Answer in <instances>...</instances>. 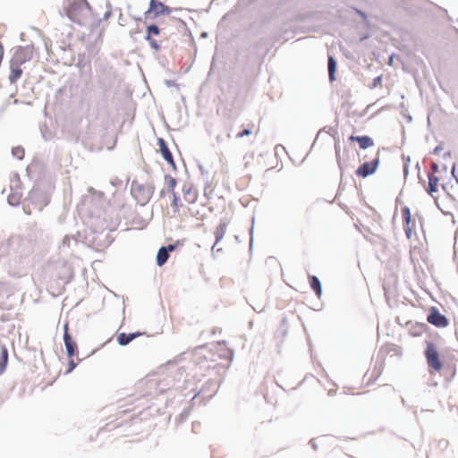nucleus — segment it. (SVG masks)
<instances>
[{
  "label": "nucleus",
  "mask_w": 458,
  "mask_h": 458,
  "mask_svg": "<svg viewBox=\"0 0 458 458\" xmlns=\"http://www.w3.org/2000/svg\"><path fill=\"white\" fill-rule=\"evenodd\" d=\"M64 9L72 21L80 24L84 23L91 14V7L86 0H65Z\"/></svg>",
  "instance_id": "1"
},
{
  "label": "nucleus",
  "mask_w": 458,
  "mask_h": 458,
  "mask_svg": "<svg viewBox=\"0 0 458 458\" xmlns=\"http://www.w3.org/2000/svg\"><path fill=\"white\" fill-rule=\"evenodd\" d=\"M427 363L434 372H440L442 369V362L437 348L433 343H428L425 351Z\"/></svg>",
  "instance_id": "2"
},
{
  "label": "nucleus",
  "mask_w": 458,
  "mask_h": 458,
  "mask_svg": "<svg viewBox=\"0 0 458 458\" xmlns=\"http://www.w3.org/2000/svg\"><path fill=\"white\" fill-rule=\"evenodd\" d=\"M401 215L403 223V229L408 239L416 235V220L412 219L411 210L408 207L401 208Z\"/></svg>",
  "instance_id": "3"
},
{
  "label": "nucleus",
  "mask_w": 458,
  "mask_h": 458,
  "mask_svg": "<svg viewBox=\"0 0 458 458\" xmlns=\"http://www.w3.org/2000/svg\"><path fill=\"white\" fill-rule=\"evenodd\" d=\"M33 56V48L30 47H18L14 49L11 64L21 65Z\"/></svg>",
  "instance_id": "4"
},
{
  "label": "nucleus",
  "mask_w": 458,
  "mask_h": 458,
  "mask_svg": "<svg viewBox=\"0 0 458 458\" xmlns=\"http://www.w3.org/2000/svg\"><path fill=\"white\" fill-rule=\"evenodd\" d=\"M169 13L170 9L168 6L159 0H150L148 10L145 13V17L151 16L152 18H157V16Z\"/></svg>",
  "instance_id": "5"
},
{
  "label": "nucleus",
  "mask_w": 458,
  "mask_h": 458,
  "mask_svg": "<svg viewBox=\"0 0 458 458\" xmlns=\"http://www.w3.org/2000/svg\"><path fill=\"white\" fill-rule=\"evenodd\" d=\"M378 165H379V157L377 154V157L374 159H372L371 161L365 162L364 164L360 165L358 167V169L356 170L355 174L358 177L365 178L369 175L373 174L377 171Z\"/></svg>",
  "instance_id": "6"
},
{
  "label": "nucleus",
  "mask_w": 458,
  "mask_h": 458,
  "mask_svg": "<svg viewBox=\"0 0 458 458\" xmlns=\"http://www.w3.org/2000/svg\"><path fill=\"white\" fill-rule=\"evenodd\" d=\"M335 156L337 164L341 170L346 167L351 161L352 152L349 148L344 147L341 151L339 144H335Z\"/></svg>",
  "instance_id": "7"
},
{
  "label": "nucleus",
  "mask_w": 458,
  "mask_h": 458,
  "mask_svg": "<svg viewBox=\"0 0 458 458\" xmlns=\"http://www.w3.org/2000/svg\"><path fill=\"white\" fill-rule=\"evenodd\" d=\"M64 341L67 355L72 358L77 352V344L69 334V324L67 322L64 326Z\"/></svg>",
  "instance_id": "8"
},
{
  "label": "nucleus",
  "mask_w": 458,
  "mask_h": 458,
  "mask_svg": "<svg viewBox=\"0 0 458 458\" xmlns=\"http://www.w3.org/2000/svg\"><path fill=\"white\" fill-rule=\"evenodd\" d=\"M427 321L437 327H445L448 325V319L441 314L436 308H433L428 316Z\"/></svg>",
  "instance_id": "9"
},
{
  "label": "nucleus",
  "mask_w": 458,
  "mask_h": 458,
  "mask_svg": "<svg viewBox=\"0 0 458 458\" xmlns=\"http://www.w3.org/2000/svg\"><path fill=\"white\" fill-rule=\"evenodd\" d=\"M349 140L356 141L361 149H366V148H369L374 146L373 139L368 135H363V136L352 135L349 137Z\"/></svg>",
  "instance_id": "10"
},
{
  "label": "nucleus",
  "mask_w": 458,
  "mask_h": 458,
  "mask_svg": "<svg viewBox=\"0 0 458 458\" xmlns=\"http://www.w3.org/2000/svg\"><path fill=\"white\" fill-rule=\"evenodd\" d=\"M159 34V29L157 25H149L147 28V35L145 37V39L149 42L150 47L155 49H159V45L157 42L152 38V35H158Z\"/></svg>",
  "instance_id": "11"
},
{
  "label": "nucleus",
  "mask_w": 458,
  "mask_h": 458,
  "mask_svg": "<svg viewBox=\"0 0 458 458\" xmlns=\"http://www.w3.org/2000/svg\"><path fill=\"white\" fill-rule=\"evenodd\" d=\"M72 278V267L64 264L60 272L57 275V279L60 280L63 284H68Z\"/></svg>",
  "instance_id": "12"
},
{
  "label": "nucleus",
  "mask_w": 458,
  "mask_h": 458,
  "mask_svg": "<svg viewBox=\"0 0 458 458\" xmlns=\"http://www.w3.org/2000/svg\"><path fill=\"white\" fill-rule=\"evenodd\" d=\"M157 144H158V147H159V151L161 152L164 159L171 164V165H174V159H173V156H172V153L170 152L165 141L163 140V139H158L157 140Z\"/></svg>",
  "instance_id": "13"
},
{
  "label": "nucleus",
  "mask_w": 458,
  "mask_h": 458,
  "mask_svg": "<svg viewBox=\"0 0 458 458\" xmlns=\"http://www.w3.org/2000/svg\"><path fill=\"white\" fill-rule=\"evenodd\" d=\"M174 245H168L167 247H162L159 249L157 256V263L158 266H163L168 259V251L174 250Z\"/></svg>",
  "instance_id": "14"
},
{
  "label": "nucleus",
  "mask_w": 458,
  "mask_h": 458,
  "mask_svg": "<svg viewBox=\"0 0 458 458\" xmlns=\"http://www.w3.org/2000/svg\"><path fill=\"white\" fill-rule=\"evenodd\" d=\"M443 189L446 191L452 200L458 201V181H455L454 183L444 185Z\"/></svg>",
  "instance_id": "15"
},
{
  "label": "nucleus",
  "mask_w": 458,
  "mask_h": 458,
  "mask_svg": "<svg viewBox=\"0 0 458 458\" xmlns=\"http://www.w3.org/2000/svg\"><path fill=\"white\" fill-rule=\"evenodd\" d=\"M22 74L21 65L13 64L10 63V75L9 80L11 83H15Z\"/></svg>",
  "instance_id": "16"
},
{
  "label": "nucleus",
  "mask_w": 458,
  "mask_h": 458,
  "mask_svg": "<svg viewBox=\"0 0 458 458\" xmlns=\"http://www.w3.org/2000/svg\"><path fill=\"white\" fill-rule=\"evenodd\" d=\"M8 351L5 346L0 345V375H2L7 366Z\"/></svg>",
  "instance_id": "17"
},
{
  "label": "nucleus",
  "mask_w": 458,
  "mask_h": 458,
  "mask_svg": "<svg viewBox=\"0 0 458 458\" xmlns=\"http://www.w3.org/2000/svg\"><path fill=\"white\" fill-rule=\"evenodd\" d=\"M438 183L439 179L433 174H430L428 176V192L434 197V193L437 192L438 191Z\"/></svg>",
  "instance_id": "18"
},
{
  "label": "nucleus",
  "mask_w": 458,
  "mask_h": 458,
  "mask_svg": "<svg viewBox=\"0 0 458 458\" xmlns=\"http://www.w3.org/2000/svg\"><path fill=\"white\" fill-rule=\"evenodd\" d=\"M309 279L311 289L315 292L317 297L320 298L322 294V288L319 279L315 276H310Z\"/></svg>",
  "instance_id": "19"
},
{
  "label": "nucleus",
  "mask_w": 458,
  "mask_h": 458,
  "mask_svg": "<svg viewBox=\"0 0 458 458\" xmlns=\"http://www.w3.org/2000/svg\"><path fill=\"white\" fill-rule=\"evenodd\" d=\"M140 334H125L121 333L117 336V342L120 345H126L130 342H131L136 336L140 335Z\"/></svg>",
  "instance_id": "20"
},
{
  "label": "nucleus",
  "mask_w": 458,
  "mask_h": 458,
  "mask_svg": "<svg viewBox=\"0 0 458 458\" xmlns=\"http://www.w3.org/2000/svg\"><path fill=\"white\" fill-rule=\"evenodd\" d=\"M259 131V126L255 124H250L249 128L243 130L242 131L239 132L236 137L237 138H242L244 136H249L252 133H258Z\"/></svg>",
  "instance_id": "21"
},
{
  "label": "nucleus",
  "mask_w": 458,
  "mask_h": 458,
  "mask_svg": "<svg viewBox=\"0 0 458 458\" xmlns=\"http://www.w3.org/2000/svg\"><path fill=\"white\" fill-rule=\"evenodd\" d=\"M226 229H227V224L225 222H221L218 225V226L216 229V233H215L216 242H219L224 237V235L225 234Z\"/></svg>",
  "instance_id": "22"
},
{
  "label": "nucleus",
  "mask_w": 458,
  "mask_h": 458,
  "mask_svg": "<svg viewBox=\"0 0 458 458\" xmlns=\"http://www.w3.org/2000/svg\"><path fill=\"white\" fill-rule=\"evenodd\" d=\"M336 70V62L332 56L328 58V75L331 81H335V73Z\"/></svg>",
  "instance_id": "23"
},
{
  "label": "nucleus",
  "mask_w": 458,
  "mask_h": 458,
  "mask_svg": "<svg viewBox=\"0 0 458 458\" xmlns=\"http://www.w3.org/2000/svg\"><path fill=\"white\" fill-rule=\"evenodd\" d=\"M24 149L21 147H16L13 148V155L18 159H22L24 157Z\"/></svg>",
  "instance_id": "24"
},
{
  "label": "nucleus",
  "mask_w": 458,
  "mask_h": 458,
  "mask_svg": "<svg viewBox=\"0 0 458 458\" xmlns=\"http://www.w3.org/2000/svg\"><path fill=\"white\" fill-rule=\"evenodd\" d=\"M382 81V76H377L373 80L372 88L377 87V85H380Z\"/></svg>",
  "instance_id": "25"
},
{
  "label": "nucleus",
  "mask_w": 458,
  "mask_h": 458,
  "mask_svg": "<svg viewBox=\"0 0 458 458\" xmlns=\"http://www.w3.org/2000/svg\"><path fill=\"white\" fill-rule=\"evenodd\" d=\"M69 365H70V369H69V371L72 370V369L75 368V363H74V361H73V360H71V361H70V363H69Z\"/></svg>",
  "instance_id": "26"
},
{
  "label": "nucleus",
  "mask_w": 458,
  "mask_h": 458,
  "mask_svg": "<svg viewBox=\"0 0 458 458\" xmlns=\"http://www.w3.org/2000/svg\"><path fill=\"white\" fill-rule=\"evenodd\" d=\"M174 184H175V181H174V179H172V178H171V179L169 180V186H170L171 188H173V187L174 186Z\"/></svg>",
  "instance_id": "27"
},
{
  "label": "nucleus",
  "mask_w": 458,
  "mask_h": 458,
  "mask_svg": "<svg viewBox=\"0 0 458 458\" xmlns=\"http://www.w3.org/2000/svg\"><path fill=\"white\" fill-rule=\"evenodd\" d=\"M201 37L205 38V37H207V34L202 32Z\"/></svg>",
  "instance_id": "28"
}]
</instances>
